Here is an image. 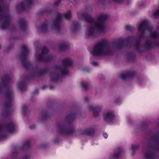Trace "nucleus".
I'll return each mask as SVG.
<instances>
[{
  "label": "nucleus",
  "instance_id": "72a5a7b5",
  "mask_svg": "<svg viewBox=\"0 0 159 159\" xmlns=\"http://www.w3.org/2000/svg\"><path fill=\"white\" fill-rule=\"evenodd\" d=\"M126 29L127 31H130L131 32H133L134 31V27L129 25H126Z\"/></svg>",
  "mask_w": 159,
  "mask_h": 159
},
{
  "label": "nucleus",
  "instance_id": "6ab92c4d",
  "mask_svg": "<svg viewBox=\"0 0 159 159\" xmlns=\"http://www.w3.org/2000/svg\"><path fill=\"white\" fill-rule=\"evenodd\" d=\"M20 29L23 31H25L27 25V21L23 18L20 19L18 21Z\"/></svg>",
  "mask_w": 159,
  "mask_h": 159
},
{
  "label": "nucleus",
  "instance_id": "4c0bfd02",
  "mask_svg": "<svg viewBox=\"0 0 159 159\" xmlns=\"http://www.w3.org/2000/svg\"><path fill=\"white\" fill-rule=\"evenodd\" d=\"M130 59H134L135 58V55L133 53H131L128 55Z\"/></svg>",
  "mask_w": 159,
  "mask_h": 159
},
{
  "label": "nucleus",
  "instance_id": "bb28decb",
  "mask_svg": "<svg viewBox=\"0 0 159 159\" xmlns=\"http://www.w3.org/2000/svg\"><path fill=\"white\" fill-rule=\"evenodd\" d=\"M31 141L30 140H26L22 146V149L25 150L29 149Z\"/></svg>",
  "mask_w": 159,
  "mask_h": 159
},
{
  "label": "nucleus",
  "instance_id": "20e7f679",
  "mask_svg": "<svg viewBox=\"0 0 159 159\" xmlns=\"http://www.w3.org/2000/svg\"><path fill=\"white\" fill-rule=\"evenodd\" d=\"M76 116V113L75 112L70 113L66 116L68 124H65L61 122L57 123V132L59 134H64L66 135H69L73 134L75 131V128L71 123Z\"/></svg>",
  "mask_w": 159,
  "mask_h": 159
},
{
  "label": "nucleus",
  "instance_id": "a878e982",
  "mask_svg": "<svg viewBox=\"0 0 159 159\" xmlns=\"http://www.w3.org/2000/svg\"><path fill=\"white\" fill-rule=\"evenodd\" d=\"M45 20L46 21V22L42 24L39 29L42 32H45L48 30V21L46 19H45Z\"/></svg>",
  "mask_w": 159,
  "mask_h": 159
},
{
  "label": "nucleus",
  "instance_id": "f704fd0d",
  "mask_svg": "<svg viewBox=\"0 0 159 159\" xmlns=\"http://www.w3.org/2000/svg\"><path fill=\"white\" fill-rule=\"evenodd\" d=\"M148 125L145 122H143L141 125V127L142 129H146L148 128Z\"/></svg>",
  "mask_w": 159,
  "mask_h": 159
},
{
  "label": "nucleus",
  "instance_id": "2f4dec72",
  "mask_svg": "<svg viewBox=\"0 0 159 159\" xmlns=\"http://www.w3.org/2000/svg\"><path fill=\"white\" fill-rule=\"evenodd\" d=\"M81 86L85 90H87L88 88V84L85 82L82 81L81 82Z\"/></svg>",
  "mask_w": 159,
  "mask_h": 159
},
{
  "label": "nucleus",
  "instance_id": "cd10ccee",
  "mask_svg": "<svg viewBox=\"0 0 159 159\" xmlns=\"http://www.w3.org/2000/svg\"><path fill=\"white\" fill-rule=\"evenodd\" d=\"M95 28L97 29L96 26L95 27H91L89 28L88 34V36H95Z\"/></svg>",
  "mask_w": 159,
  "mask_h": 159
},
{
  "label": "nucleus",
  "instance_id": "37998d69",
  "mask_svg": "<svg viewBox=\"0 0 159 159\" xmlns=\"http://www.w3.org/2000/svg\"><path fill=\"white\" fill-rule=\"evenodd\" d=\"M34 94H37L39 93V89L38 88H36L34 92Z\"/></svg>",
  "mask_w": 159,
  "mask_h": 159
},
{
  "label": "nucleus",
  "instance_id": "864d4df0",
  "mask_svg": "<svg viewBox=\"0 0 159 159\" xmlns=\"http://www.w3.org/2000/svg\"><path fill=\"white\" fill-rule=\"evenodd\" d=\"M25 78L28 79H31V77H27L26 76H25Z\"/></svg>",
  "mask_w": 159,
  "mask_h": 159
},
{
  "label": "nucleus",
  "instance_id": "f257e3e1",
  "mask_svg": "<svg viewBox=\"0 0 159 159\" xmlns=\"http://www.w3.org/2000/svg\"><path fill=\"white\" fill-rule=\"evenodd\" d=\"M152 26H150L147 21L145 20L141 23L138 27L139 32L144 33L146 30L149 31L148 38L153 39V40L147 39L144 43L145 48L147 50H149L155 47L159 48V40L157 39L159 36V33L157 31H152Z\"/></svg>",
  "mask_w": 159,
  "mask_h": 159
},
{
  "label": "nucleus",
  "instance_id": "6e6d98bb",
  "mask_svg": "<svg viewBox=\"0 0 159 159\" xmlns=\"http://www.w3.org/2000/svg\"><path fill=\"white\" fill-rule=\"evenodd\" d=\"M31 75H32V76H33V77H34V75H35V73H32V74H31Z\"/></svg>",
  "mask_w": 159,
  "mask_h": 159
},
{
  "label": "nucleus",
  "instance_id": "f03ea898",
  "mask_svg": "<svg viewBox=\"0 0 159 159\" xmlns=\"http://www.w3.org/2000/svg\"><path fill=\"white\" fill-rule=\"evenodd\" d=\"M10 80V77L8 75H5L2 78L1 85H0V94L2 93V87H6L7 89L6 92V101L4 103V109L3 113V115L6 117L9 116L10 115L12 105V92L9 89V87Z\"/></svg>",
  "mask_w": 159,
  "mask_h": 159
},
{
  "label": "nucleus",
  "instance_id": "c756f323",
  "mask_svg": "<svg viewBox=\"0 0 159 159\" xmlns=\"http://www.w3.org/2000/svg\"><path fill=\"white\" fill-rule=\"evenodd\" d=\"M22 111L21 112L25 116H26L28 111V107L25 104L21 106Z\"/></svg>",
  "mask_w": 159,
  "mask_h": 159
},
{
  "label": "nucleus",
  "instance_id": "3c124183",
  "mask_svg": "<svg viewBox=\"0 0 159 159\" xmlns=\"http://www.w3.org/2000/svg\"><path fill=\"white\" fill-rule=\"evenodd\" d=\"M35 127V125H30V128L31 129H34Z\"/></svg>",
  "mask_w": 159,
  "mask_h": 159
},
{
  "label": "nucleus",
  "instance_id": "9d476101",
  "mask_svg": "<svg viewBox=\"0 0 159 159\" xmlns=\"http://www.w3.org/2000/svg\"><path fill=\"white\" fill-rule=\"evenodd\" d=\"M49 52L48 49L46 47L43 48L41 51V54L39 55H36V57L38 60L40 61L48 62L52 60L53 59L52 55H46Z\"/></svg>",
  "mask_w": 159,
  "mask_h": 159
},
{
  "label": "nucleus",
  "instance_id": "7c9ffc66",
  "mask_svg": "<svg viewBox=\"0 0 159 159\" xmlns=\"http://www.w3.org/2000/svg\"><path fill=\"white\" fill-rule=\"evenodd\" d=\"M52 12V10L49 8H47L44 10H41L39 14L43 15L47 13H51Z\"/></svg>",
  "mask_w": 159,
  "mask_h": 159
},
{
  "label": "nucleus",
  "instance_id": "58836bf2",
  "mask_svg": "<svg viewBox=\"0 0 159 159\" xmlns=\"http://www.w3.org/2000/svg\"><path fill=\"white\" fill-rule=\"evenodd\" d=\"M18 153L17 152H14L12 153V156L13 157H15L16 158H17Z\"/></svg>",
  "mask_w": 159,
  "mask_h": 159
},
{
  "label": "nucleus",
  "instance_id": "a19ab883",
  "mask_svg": "<svg viewBox=\"0 0 159 159\" xmlns=\"http://www.w3.org/2000/svg\"><path fill=\"white\" fill-rule=\"evenodd\" d=\"M59 139L58 138L56 139H55V140H54V143L56 144V143L58 144L59 143Z\"/></svg>",
  "mask_w": 159,
  "mask_h": 159
},
{
  "label": "nucleus",
  "instance_id": "0eeeda50",
  "mask_svg": "<svg viewBox=\"0 0 159 159\" xmlns=\"http://www.w3.org/2000/svg\"><path fill=\"white\" fill-rule=\"evenodd\" d=\"M135 39L133 36H129L124 39L122 38H119L114 42L115 47L120 49L128 46L130 43H132Z\"/></svg>",
  "mask_w": 159,
  "mask_h": 159
},
{
  "label": "nucleus",
  "instance_id": "dca6fc26",
  "mask_svg": "<svg viewBox=\"0 0 159 159\" xmlns=\"http://www.w3.org/2000/svg\"><path fill=\"white\" fill-rule=\"evenodd\" d=\"M135 72L134 71H126L125 73H121L120 76V78L123 80L127 78H130L134 76Z\"/></svg>",
  "mask_w": 159,
  "mask_h": 159
},
{
  "label": "nucleus",
  "instance_id": "c03bdc74",
  "mask_svg": "<svg viewBox=\"0 0 159 159\" xmlns=\"http://www.w3.org/2000/svg\"><path fill=\"white\" fill-rule=\"evenodd\" d=\"M120 98H118L116 99L115 102L116 103H119L120 102Z\"/></svg>",
  "mask_w": 159,
  "mask_h": 159
},
{
  "label": "nucleus",
  "instance_id": "423d86ee",
  "mask_svg": "<svg viewBox=\"0 0 159 159\" xmlns=\"http://www.w3.org/2000/svg\"><path fill=\"white\" fill-rule=\"evenodd\" d=\"M83 16L88 22L95 25L97 29L102 32L104 31L105 25L103 22L107 19V16L105 15H101L98 18L97 22H96L95 20L90 16L87 14L84 13Z\"/></svg>",
  "mask_w": 159,
  "mask_h": 159
},
{
  "label": "nucleus",
  "instance_id": "f3484780",
  "mask_svg": "<svg viewBox=\"0 0 159 159\" xmlns=\"http://www.w3.org/2000/svg\"><path fill=\"white\" fill-rule=\"evenodd\" d=\"M78 133L80 135H85L89 136L93 135L95 131L93 128H89L85 129H80Z\"/></svg>",
  "mask_w": 159,
  "mask_h": 159
},
{
  "label": "nucleus",
  "instance_id": "c9c22d12",
  "mask_svg": "<svg viewBox=\"0 0 159 159\" xmlns=\"http://www.w3.org/2000/svg\"><path fill=\"white\" fill-rule=\"evenodd\" d=\"M153 15L155 17L159 16V9L156 10Z\"/></svg>",
  "mask_w": 159,
  "mask_h": 159
},
{
  "label": "nucleus",
  "instance_id": "ea45409f",
  "mask_svg": "<svg viewBox=\"0 0 159 159\" xmlns=\"http://www.w3.org/2000/svg\"><path fill=\"white\" fill-rule=\"evenodd\" d=\"M92 64L94 66H97L98 65V62H96L95 61H92L91 62Z\"/></svg>",
  "mask_w": 159,
  "mask_h": 159
},
{
  "label": "nucleus",
  "instance_id": "a211bd4d",
  "mask_svg": "<svg viewBox=\"0 0 159 159\" xmlns=\"http://www.w3.org/2000/svg\"><path fill=\"white\" fill-rule=\"evenodd\" d=\"M89 110L92 111L93 113V116L95 117L98 116L99 113L101 111V108L98 107H93L90 105L89 107Z\"/></svg>",
  "mask_w": 159,
  "mask_h": 159
},
{
  "label": "nucleus",
  "instance_id": "b1692460",
  "mask_svg": "<svg viewBox=\"0 0 159 159\" xmlns=\"http://www.w3.org/2000/svg\"><path fill=\"white\" fill-rule=\"evenodd\" d=\"M27 84L24 81H21L19 84L18 87L21 91H25L27 89Z\"/></svg>",
  "mask_w": 159,
  "mask_h": 159
},
{
  "label": "nucleus",
  "instance_id": "4be33fe9",
  "mask_svg": "<svg viewBox=\"0 0 159 159\" xmlns=\"http://www.w3.org/2000/svg\"><path fill=\"white\" fill-rule=\"evenodd\" d=\"M80 27L79 23L77 21H73L71 29L73 32H75Z\"/></svg>",
  "mask_w": 159,
  "mask_h": 159
},
{
  "label": "nucleus",
  "instance_id": "09e8293b",
  "mask_svg": "<svg viewBox=\"0 0 159 159\" xmlns=\"http://www.w3.org/2000/svg\"><path fill=\"white\" fill-rule=\"evenodd\" d=\"M103 136L105 138H107L108 137V135L106 133H103Z\"/></svg>",
  "mask_w": 159,
  "mask_h": 159
},
{
  "label": "nucleus",
  "instance_id": "7ed1b4c3",
  "mask_svg": "<svg viewBox=\"0 0 159 159\" xmlns=\"http://www.w3.org/2000/svg\"><path fill=\"white\" fill-rule=\"evenodd\" d=\"M63 65H54L52 66V70L55 72H50L49 76L51 81L55 82L58 81L59 79V75L57 73L59 71L63 75H67L69 74V69L68 67L71 66L72 65V62L69 58L64 59L62 61Z\"/></svg>",
  "mask_w": 159,
  "mask_h": 159
},
{
  "label": "nucleus",
  "instance_id": "5701e85b",
  "mask_svg": "<svg viewBox=\"0 0 159 159\" xmlns=\"http://www.w3.org/2000/svg\"><path fill=\"white\" fill-rule=\"evenodd\" d=\"M116 151L117 152L115 153L112 159H118L119 157L122 152V149L121 148H118L116 149Z\"/></svg>",
  "mask_w": 159,
  "mask_h": 159
},
{
  "label": "nucleus",
  "instance_id": "603ef678",
  "mask_svg": "<svg viewBox=\"0 0 159 159\" xmlns=\"http://www.w3.org/2000/svg\"><path fill=\"white\" fill-rule=\"evenodd\" d=\"M47 86L45 85H44L42 87V89H45L46 88Z\"/></svg>",
  "mask_w": 159,
  "mask_h": 159
},
{
  "label": "nucleus",
  "instance_id": "4d7b16f0",
  "mask_svg": "<svg viewBox=\"0 0 159 159\" xmlns=\"http://www.w3.org/2000/svg\"><path fill=\"white\" fill-rule=\"evenodd\" d=\"M2 46L1 45H0V49L1 48Z\"/></svg>",
  "mask_w": 159,
  "mask_h": 159
},
{
  "label": "nucleus",
  "instance_id": "5fc2aeb1",
  "mask_svg": "<svg viewBox=\"0 0 159 159\" xmlns=\"http://www.w3.org/2000/svg\"><path fill=\"white\" fill-rule=\"evenodd\" d=\"M39 148H44V147H45L46 146H43V145H40L39 146Z\"/></svg>",
  "mask_w": 159,
  "mask_h": 159
},
{
  "label": "nucleus",
  "instance_id": "6e6552de",
  "mask_svg": "<svg viewBox=\"0 0 159 159\" xmlns=\"http://www.w3.org/2000/svg\"><path fill=\"white\" fill-rule=\"evenodd\" d=\"M28 54L29 51L27 47L25 45H23L21 48V55L20 56V58L24 67L26 69H28L32 65L30 61H26Z\"/></svg>",
  "mask_w": 159,
  "mask_h": 159
},
{
  "label": "nucleus",
  "instance_id": "412c9836",
  "mask_svg": "<svg viewBox=\"0 0 159 159\" xmlns=\"http://www.w3.org/2000/svg\"><path fill=\"white\" fill-rule=\"evenodd\" d=\"M48 71V67H45L43 69H38L37 70V76L39 77H41L45 74Z\"/></svg>",
  "mask_w": 159,
  "mask_h": 159
},
{
  "label": "nucleus",
  "instance_id": "aec40b11",
  "mask_svg": "<svg viewBox=\"0 0 159 159\" xmlns=\"http://www.w3.org/2000/svg\"><path fill=\"white\" fill-rule=\"evenodd\" d=\"M57 47L62 51H66L69 49V45L67 43H60L58 45Z\"/></svg>",
  "mask_w": 159,
  "mask_h": 159
},
{
  "label": "nucleus",
  "instance_id": "2eb2a0df",
  "mask_svg": "<svg viewBox=\"0 0 159 159\" xmlns=\"http://www.w3.org/2000/svg\"><path fill=\"white\" fill-rule=\"evenodd\" d=\"M115 115L113 111H109L103 115L104 120L107 123L112 122L114 120Z\"/></svg>",
  "mask_w": 159,
  "mask_h": 159
},
{
  "label": "nucleus",
  "instance_id": "473e14b6",
  "mask_svg": "<svg viewBox=\"0 0 159 159\" xmlns=\"http://www.w3.org/2000/svg\"><path fill=\"white\" fill-rule=\"evenodd\" d=\"M139 147V146L138 145H133L132 146V154L133 155H134L135 154V152L137 149V148Z\"/></svg>",
  "mask_w": 159,
  "mask_h": 159
},
{
  "label": "nucleus",
  "instance_id": "e433bc0d",
  "mask_svg": "<svg viewBox=\"0 0 159 159\" xmlns=\"http://www.w3.org/2000/svg\"><path fill=\"white\" fill-rule=\"evenodd\" d=\"M61 1V0H57L53 3V6H58L60 4Z\"/></svg>",
  "mask_w": 159,
  "mask_h": 159
},
{
  "label": "nucleus",
  "instance_id": "de8ad7c7",
  "mask_svg": "<svg viewBox=\"0 0 159 159\" xmlns=\"http://www.w3.org/2000/svg\"><path fill=\"white\" fill-rule=\"evenodd\" d=\"M54 88V86L52 85H51L49 86V89L52 90Z\"/></svg>",
  "mask_w": 159,
  "mask_h": 159
},
{
  "label": "nucleus",
  "instance_id": "ddd939ff",
  "mask_svg": "<svg viewBox=\"0 0 159 159\" xmlns=\"http://www.w3.org/2000/svg\"><path fill=\"white\" fill-rule=\"evenodd\" d=\"M57 16L55 19L52 20V25L53 28L58 31H60L61 29L60 24L62 21V17L60 14L58 12L55 13Z\"/></svg>",
  "mask_w": 159,
  "mask_h": 159
},
{
  "label": "nucleus",
  "instance_id": "39448f33",
  "mask_svg": "<svg viewBox=\"0 0 159 159\" xmlns=\"http://www.w3.org/2000/svg\"><path fill=\"white\" fill-rule=\"evenodd\" d=\"M109 43L106 40H102L95 45L93 48L92 53L94 56H105L111 55L113 52L108 49Z\"/></svg>",
  "mask_w": 159,
  "mask_h": 159
},
{
  "label": "nucleus",
  "instance_id": "c85d7f7f",
  "mask_svg": "<svg viewBox=\"0 0 159 159\" xmlns=\"http://www.w3.org/2000/svg\"><path fill=\"white\" fill-rule=\"evenodd\" d=\"M63 16L65 19L70 20L72 17L71 11H68L67 13L63 14Z\"/></svg>",
  "mask_w": 159,
  "mask_h": 159
},
{
  "label": "nucleus",
  "instance_id": "8fccbe9b",
  "mask_svg": "<svg viewBox=\"0 0 159 159\" xmlns=\"http://www.w3.org/2000/svg\"><path fill=\"white\" fill-rule=\"evenodd\" d=\"M114 1L117 2H120L124 0H113Z\"/></svg>",
  "mask_w": 159,
  "mask_h": 159
},
{
  "label": "nucleus",
  "instance_id": "1a4fd4ad",
  "mask_svg": "<svg viewBox=\"0 0 159 159\" xmlns=\"http://www.w3.org/2000/svg\"><path fill=\"white\" fill-rule=\"evenodd\" d=\"M0 27L2 30L9 28L11 25L10 17L8 14L5 12H0Z\"/></svg>",
  "mask_w": 159,
  "mask_h": 159
},
{
  "label": "nucleus",
  "instance_id": "393cba45",
  "mask_svg": "<svg viewBox=\"0 0 159 159\" xmlns=\"http://www.w3.org/2000/svg\"><path fill=\"white\" fill-rule=\"evenodd\" d=\"M41 120H46L50 116V113L47 111H43L41 114Z\"/></svg>",
  "mask_w": 159,
  "mask_h": 159
},
{
  "label": "nucleus",
  "instance_id": "f8f14e48",
  "mask_svg": "<svg viewBox=\"0 0 159 159\" xmlns=\"http://www.w3.org/2000/svg\"><path fill=\"white\" fill-rule=\"evenodd\" d=\"M34 0H25L21 2L16 6V8L19 12L28 11L30 8V6L34 3Z\"/></svg>",
  "mask_w": 159,
  "mask_h": 159
},
{
  "label": "nucleus",
  "instance_id": "a18cd8bd",
  "mask_svg": "<svg viewBox=\"0 0 159 159\" xmlns=\"http://www.w3.org/2000/svg\"><path fill=\"white\" fill-rule=\"evenodd\" d=\"M84 100L85 102H87L89 100V98L87 97H85L84 98Z\"/></svg>",
  "mask_w": 159,
  "mask_h": 159
},
{
  "label": "nucleus",
  "instance_id": "9b49d317",
  "mask_svg": "<svg viewBox=\"0 0 159 159\" xmlns=\"http://www.w3.org/2000/svg\"><path fill=\"white\" fill-rule=\"evenodd\" d=\"M4 129H6L7 132L11 133L15 130V125L13 123H6L2 124L0 123V133ZM7 137L6 135H0V140H2L6 139Z\"/></svg>",
  "mask_w": 159,
  "mask_h": 159
},
{
  "label": "nucleus",
  "instance_id": "4468645a",
  "mask_svg": "<svg viewBox=\"0 0 159 159\" xmlns=\"http://www.w3.org/2000/svg\"><path fill=\"white\" fill-rule=\"evenodd\" d=\"M143 34V33H142L140 34L139 37L136 40L134 44L136 50L139 53H142L146 52V50H147L146 48L145 49L143 48H141L140 42Z\"/></svg>",
  "mask_w": 159,
  "mask_h": 159
},
{
  "label": "nucleus",
  "instance_id": "79ce46f5",
  "mask_svg": "<svg viewBox=\"0 0 159 159\" xmlns=\"http://www.w3.org/2000/svg\"><path fill=\"white\" fill-rule=\"evenodd\" d=\"M30 156L29 155H25L23 157V159H30Z\"/></svg>",
  "mask_w": 159,
  "mask_h": 159
},
{
  "label": "nucleus",
  "instance_id": "49530a36",
  "mask_svg": "<svg viewBox=\"0 0 159 159\" xmlns=\"http://www.w3.org/2000/svg\"><path fill=\"white\" fill-rule=\"evenodd\" d=\"M16 30V27L15 26H13L11 28V31H15Z\"/></svg>",
  "mask_w": 159,
  "mask_h": 159
}]
</instances>
